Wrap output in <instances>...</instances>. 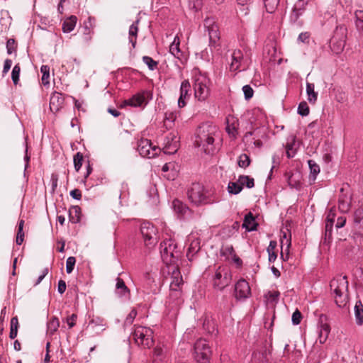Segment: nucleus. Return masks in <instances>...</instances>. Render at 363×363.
<instances>
[{"mask_svg":"<svg viewBox=\"0 0 363 363\" xmlns=\"http://www.w3.org/2000/svg\"><path fill=\"white\" fill-rule=\"evenodd\" d=\"M216 140H220V131L216 125L204 123L198 128L195 144L205 153L213 155L216 151L219 144L216 143Z\"/></svg>","mask_w":363,"mask_h":363,"instance_id":"nucleus-1","label":"nucleus"},{"mask_svg":"<svg viewBox=\"0 0 363 363\" xmlns=\"http://www.w3.org/2000/svg\"><path fill=\"white\" fill-rule=\"evenodd\" d=\"M331 291L334 294V299L337 306L344 308L348 303V281L347 277H338L331 280L330 284Z\"/></svg>","mask_w":363,"mask_h":363,"instance_id":"nucleus-2","label":"nucleus"},{"mask_svg":"<svg viewBox=\"0 0 363 363\" xmlns=\"http://www.w3.org/2000/svg\"><path fill=\"white\" fill-rule=\"evenodd\" d=\"M160 248L162 259L165 264H174L178 260L180 252L177 250V245L174 240H164L161 242Z\"/></svg>","mask_w":363,"mask_h":363,"instance_id":"nucleus-3","label":"nucleus"},{"mask_svg":"<svg viewBox=\"0 0 363 363\" xmlns=\"http://www.w3.org/2000/svg\"><path fill=\"white\" fill-rule=\"evenodd\" d=\"M152 330L150 328L135 325L131 336L138 346L150 348L153 344Z\"/></svg>","mask_w":363,"mask_h":363,"instance_id":"nucleus-4","label":"nucleus"},{"mask_svg":"<svg viewBox=\"0 0 363 363\" xmlns=\"http://www.w3.org/2000/svg\"><path fill=\"white\" fill-rule=\"evenodd\" d=\"M210 79L206 73L199 72L194 76V95L199 101H205L209 95Z\"/></svg>","mask_w":363,"mask_h":363,"instance_id":"nucleus-5","label":"nucleus"},{"mask_svg":"<svg viewBox=\"0 0 363 363\" xmlns=\"http://www.w3.org/2000/svg\"><path fill=\"white\" fill-rule=\"evenodd\" d=\"M211 350L206 340L199 339L194 344V357L198 363H208Z\"/></svg>","mask_w":363,"mask_h":363,"instance_id":"nucleus-6","label":"nucleus"},{"mask_svg":"<svg viewBox=\"0 0 363 363\" xmlns=\"http://www.w3.org/2000/svg\"><path fill=\"white\" fill-rule=\"evenodd\" d=\"M188 198L191 202L196 205L208 203L210 202L208 195L204 191L203 186L200 184H193L188 191Z\"/></svg>","mask_w":363,"mask_h":363,"instance_id":"nucleus-7","label":"nucleus"},{"mask_svg":"<svg viewBox=\"0 0 363 363\" xmlns=\"http://www.w3.org/2000/svg\"><path fill=\"white\" fill-rule=\"evenodd\" d=\"M137 149L142 157L147 158H153L158 155L161 151L158 146L153 145L152 142L146 138H141L138 142Z\"/></svg>","mask_w":363,"mask_h":363,"instance_id":"nucleus-8","label":"nucleus"},{"mask_svg":"<svg viewBox=\"0 0 363 363\" xmlns=\"http://www.w3.org/2000/svg\"><path fill=\"white\" fill-rule=\"evenodd\" d=\"M140 231L147 247H151L157 243V229L151 223L144 221L141 224Z\"/></svg>","mask_w":363,"mask_h":363,"instance_id":"nucleus-9","label":"nucleus"},{"mask_svg":"<svg viewBox=\"0 0 363 363\" xmlns=\"http://www.w3.org/2000/svg\"><path fill=\"white\" fill-rule=\"evenodd\" d=\"M232 280L230 272L225 269L219 268L215 273L213 279V288L219 291L223 290L226 286L230 285Z\"/></svg>","mask_w":363,"mask_h":363,"instance_id":"nucleus-10","label":"nucleus"},{"mask_svg":"<svg viewBox=\"0 0 363 363\" xmlns=\"http://www.w3.org/2000/svg\"><path fill=\"white\" fill-rule=\"evenodd\" d=\"M204 28L208 32L210 46L216 47L220 39L218 26L214 18L207 17L204 20Z\"/></svg>","mask_w":363,"mask_h":363,"instance_id":"nucleus-11","label":"nucleus"},{"mask_svg":"<svg viewBox=\"0 0 363 363\" xmlns=\"http://www.w3.org/2000/svg\"><path fill=\"white\" fill-rule=\"evenodd\" d=\"M249 66V61L245 58L240 50H235L231 54L230 69L231 71L245 70Z\"/></svg>","mask_w":363,"mask_h":363,"instance_id":"nucleus-12","label":"nucleus"},{"mask_svg":"<svg viewBox=\"0 0 363 363\" xmlns=\"http://www.w3.org/2000/svg\"><path fill=\"white\" fill-rule=\"evenodd\" d=\"M179 146L177 134L169 133L164 138L163 151L165 154L172 155L177 152Z\"/></svg>","mask_w":363,"mask_h":363,"instance_id":"nucleus-13","label":"nucleus"},{"mask_svg":"<svg viewBox=\"0 0 363 363\" xmlns=\"http://www.w3.org/2000/svg\"><path fill=\"white\" fill-rule=\"evenodd\" d=\"M170 283V297H179L181 295L180 286L183 284L182 277L177 268L173 269Z\"/></svg>","mask_w":363,"mask_h":363,"instance_id":"nucleus-14","label":"nucleus"},{"mask_svg":"<svg viewBox=\"0 0 363 363\" xmlns=\"http://www.w3.org/2000/svg\"><path fill=\"white\" fill-rule=\"evenodd\" d=\"M89 322L86 327L91 333L99 334L105 330L106 322L104 318L99 316H89Z\"/></svg>","mask_w":363,"mask_h":363,"instance_id":"nucleus-15","label":"nucleus"},{"mask_svg":"<svg viewBox=\"0 0 363 363\" xmlns=\"http://www.w3.org/2000/svg\"><path fill=\"white\" fill-rule=\"evenodd\" d=\"M250 294V288L248 282L245 279H240L235 286V296L237 299L247 298Z\"/></svg>","mask_w":363,"mask_h":363,"instance_id":"nucleus-16","label":"nucleus"},{"mask_svg":"<svg viewBox=\"0 0 363 363\" xmlns=\"http://www.w3.org/2000/svg\"><path fill=\"white\" fill-rule=\"evenodd\" d=\"M191 90V84L188 80H184L180 86V96L178 99V106L183 108L186 105L187 101L190 98L189 92Z\"/></svg>","mask_w":363,"mask_h":363,"instance_id":"nucleus-17","label":"nucleus"},{"mask_svg":"<svg viewBox=\"0 0 363 363\" xmlns=\"http://www.w3.org/2000/svg\"><path fill=\"white\" fill-rule=\"evenodd\" d=\"M188 241L190 242V244L187 250L186 257L189 261H192L194 256L200 250V240L191 235L188 238Z\"/></svg>","mask_w":363,"mask_h":363,"instance_id":"nucleus-18","label":"nucleus"},{"mask_svg":"<svg viewBox=\"0 0 363 363\" xmlns=\"http://www.w3.org/2000/svg\"><path fill=\"white\" fill-rule=\"evenodd\" d=\"M318 332L319 342L320 344L325 343L330 332V327L327 323L323 321L322 316L319 319Z\"/></svg>","mask_w":363,"mask_h":363,"instance_id":"nucleus-19","label":"nucleus"},{"mask_svg":"<svg viewBox=\"0 0 363 363\" xmlns=\"http://www.w3.org/2000/svg\"><path fill=\"white\" fill-rule=\"evenodd\" d=\"M147 104L144 94H137L132 98L125 100L121 104V107L130 106L133 107H140Z\"/></svg>","mask_w":363,"mask_h":363,"instance_id":"nucleus-20","label":"nucleus"},{"mask_svg":"<svg viewBox=\"0 0 363 363\" xmlns=\"http://www.w3.org/2000/svg\"><path fill=\"white\" fill-rule=\"evenodd\" d=\"M64 104V97L59 92H54L50 99V108L52 112L58 111Z\"/></svg>","mask_w":363,"mask_h":363,"instance_id":"nucleus-21","label":"nucleus"},{"mask_svg":"<svg viewBox=\"0 0 363 363\" xmlns=\"http://www.w3.org/2000/svg\"><path fill=\"white\" fill-rule=\"evenodd\" d=\"M115 292L120 298L127 299L130 297V290L125 284L124 281L119 277L116 279Z\"/></svg>","mask_w":363,"mask_h":363,"instance_id":"nucleus-22","label":"nucleus"},{"mask_svg":"<svg viewBox=\"0 0 363 363\" xmlns=\"http://www.w3.org/2000/svg\"><path fill=\"white\" fill-rule=\"evenodd\" d=\"M269 353L266 347H262L253 352L252 361L253 363H268Z\"/></svg>","mask_w":363,"mask_h":363,"instance_id":"nucleus-23","label":"nucleus"},{"mask_svg":"<svg viewBox=\"0 0 363 363\" xmlns=\"http://www.w3.org/2000/svg\"><path fill=\"white\" fill-rule=\"evenodd\" d=\"M172 207L174 211L178 215L179 217L182 218L185 216L189 211V208L186 204L183 203L179 199H174L172 201Z\"/></svg>","mask_w":363,"mask_h":363,"instance_id":"nucleus-24","label":"nucleus"},{"mask_svg":"<svg viewBox=\"0 0 363 363\" xmlns=\"http://www.w3.org/2000/svg\"><path fill=\"white\" fill-rule=\"evenodd\" d=\"M163 176L168 180H174L177 175L175 169V164L173 162L166 163L162 168Z\"/></svg>","mask_w":363,"mask_h":363,"instance_id":"nucleus-25","label":"nucleus"},{"mask_svg":"<svg viewBox=\"0 0 363 363\" xmlns=\"http://www.w3.org/2000/svg\"><path fill=\"white\" fill-rule=\"evenodd\" d=\"M257 223L255 216L251 212H249L245 216L242 223V228H245L247 231H253L257 229Z\"/></svg>","mask_w":363,"mask_h":363,"instance_id":"nucleus-26","label":"nucleus"},{"mask_svg":"<svg viewBox=\"0 0 363 363\" xmlns=\"http://www.w3.org/2000/svg\"><path fill=\"white\" fill-rule=\"evenodd\" d=\"M180 45V40L179 38L176 35L174 38L173 42L169 45V52L176 58L181 59L182 56V52L179 48Z\"/></svg>","mask_w":363,"mask_h":363,"instance_id":"nucleus-27","label":"nucleus"},{"mask_svg":"<svg viewBox=\"0 0 363 363\" xmlns=\"http://www.w3.org/2000/svg\"><path fill=\"white\" fill-rule=\"evenodd\" d=\"M355 323L357 325H363V304L360 301L356 302L354 306Z\"/></svg>","mask_w":363,"mask_h":363,"instance_id":"nucleus-28","label":"nucleus"},{"mask_svg":"<svg viewBox=\"0 0 363 363\" xmlns=\"http://www.w3.org/2000/svg\"><path fill=\"white\" fill-rule=\"evenodd\" d=\"M238 121L233 117L227 118V125L225 129L229 135L233 137L236 136L238 133Z\"/></svg>","mask_w":363,"mask_h":363,"instance_id":"nucleus-29","label":"nucleus"},{"mask_svg":"<svg viewBox=\"0 0 363 363\" xmlns=\"http://www.w3.org/2000/svg\"><path fill=\"white\" fill-rule=\"evenodd\" d=\"M350 208V198L347 195H340L338 201V208L342 213H347Z\"/></svg>","mask_w":363,"mask_h":363,"instance_id":"nucleus-30","label":"nucleus"},{"mask_svg":"<svg viewBox=\"0 0 363 363\" xmlns=\"http://www.w3.org/2000/svg\"><path fill=\"white\" fill-rule=\"evenodd\" d=\"M77 18L75 16H71L67 18L62 24V30L64 33H70L72 31L77 23Z\"/></svg>","mask_w":363,"mask_h":363,"instance_id":"nucleus-31","label":"nucleus"},{"mask_svg":"<svg viewBox=\"0 0 363 363\" xmlns=\"http://www.w3.org/2000/svg\"><path fill=\"white\" fill-rule=\"evenodd\" d=\"M203 328L209 334L216 335L218 333L215 322L208 317L203 319Z\"/></svg>","mask_w":363,"mask_h":363,"instance_id":"nucleus-32","label":"nucleus"},{"mask_svg":"<svg viewBox=\"0 0 363 363\" xmlns=\"http://www.w3.org/2000/svg\"><path fill=\"white\" fill-rule=\"evenodd\" d=\"M138 23L139 20H137L129 28V41L132 44L133 48L135 47L136 44V38L138 31Z\"/></svg>","mask_w":363,"mask_h":363,"instance_id":"nucleus-33","label":"nucleus"},{"mask_svg":"<svg viewBox=\"0 0 363 363\" xmlns=\"http://www.w3.org/2000/svg\"><path fill=\"white\" fill-rule=\"evenodd\" d=\"M315 86L313 83H306V94L308 100L311 104H315L318 99V93L315 91Z\"/></svg>","mask_w":363,"mask_h":363,"instance_id":"nucleus-34","label":"nucleus"},{"mask_svg":"<svg viewBox=\"0 0 363 363\" xmlns=\"http://www.w3.org/2000/svg\"><path fill=\"white\" fill-rule=\"evenodd\" d=\"M59 326L60 321L58 318L56 317L51 318L47 323V334L53 335L58 330Z\"/></svg>","mask_w":363,"mask_h":363,"instance_id":"nucleus-35","label":"nucleus"},{"mask_svg":"<svg viewBox=\"0 0 363 363\" xmlns=\"http://www.w3.org/2000/svg\"><path fill=\"white\" fill-rule=\"evenodd\" d=\"M81 208L78 206H72L69 211V220L72 223L80 221Z\"/></svg>","mask_w":363,"mask_h":363,"instance_id":"nucleus-36","label":"nucleus"},{"mask_svg":"<svg viewBox=\"0 0 363 363\" xmlns=\"http://www.w3.org/2000/svg\"><path fill=\"white\" fill-rule=\"evenodd\" d=\"M355 25L359 34L363 36V11L357 10L355 11Z\"/></svg>","mask_w":363,"mask_h":363,"instance_id":"nucleus-37","label":"nucleus"},{"mask_svg":"<svg viewBox=\"0 0 363 363\" xmlns=\"http://www.w3.org/2000/svg\"><path fill=\"white\" fill-rule=\"evenodd\" d=\"M280 293L278 291H268L264 295L267 304H274L277 303Z\"/></svg>","mask_w":363,"mask_h":363,"instance_id":"nucleus-38","label":"nucleus"},{"mask_svg":"<svg viewBox=\"0 0 363 363\" xmlns=\"http://www.w3.org/2000/svg\"><path fill=\"white\" fill-rule=\"evenodd\" d=\"M276 247H277V242L275 240H271L269 242V245L267 249V251L268 255H269V262H274L277 257V255L274 251Z\"/></svg>","mask_w":363,"mask_h":363,"instance_id":"nucleus-39","label":"nucleus"},{"mask_svg":"<svg viewBox=\"0 0 363 363\" xmlns=\"http://www.w3.org/2000/svg\"><path fill=\"white\" fill-rule=\"evenodd\" d=\"M238 182L240 184L242 188L243 186H245L247 188L250 189L252 188L255 185L254 179L245 175L240 176L238 178Z\"/></svg>","mask_w":363,"mask_h":363,"instance_id":"nucleus-40","label":"nucleus"},{"mask_svg":"<svg viewBox=\"0 0 363 363\" xmlns=\"http://www.w3.org/2000/svg\"><path fill=\"white\" fill-rule=\"evenodd\" d=\"M279 1L280 0H263L267 11L269 13H274L279 4Z\"/></svg>","mask_w":363,"mask_h":363,"instance_id":"nucleus-41","label":"nucleus"},{"mask_svg":"<svg viewBox=\"0 0 363 363\" xmlns=\"http://www.w3.org/2000/svg\"><path fill=\"white\" fill-rule=\"evenodd\" d=\"M23 226L24 220H20L18 224V232L16 240V242L18 245H21L24 240Z\"/></svg>","mask_w":363,"mask_h":363,"instance_id":"nucleus-42","label":"nucleus"},{"mask_svg":"<svg viewBox=\"0 0 363 363\" xmlns=\"http://www.w3.org/2000/svg\"><path fill=\"white\" fill-rule=\"evenodd\" d=\"M242 189V186L238 182H230L228 185V190L230 194H238Z\"/></svg>","mask_w":363,"mask_h":363,"instance_id":"nucleus-43","label":"nucleus"},{"mask_svg":"<svg viewBox=\"0 0 363 363\" xmlns=\"http://www.w3.org/2000/svg\"><path fill=\"white\" fill-rule=\"evenodd\" d=\"M18 327V318L17 317L12 318L11 320V328H10V334H9V337L11 339H14L17 336Z\"/></svg>","mask_w":363,"mask_h":363,"instance_id":"nucleus-44","label":"nucleus"},{"mask_svg":"<svg viewBox=\"0 0 363 363\" xmlns=\"http://www.w3.org/2000/svg\"><path fill=\"white\" fill-rule=\"evenodd\" d=\"M40 72L42 73V83L44 85L49 84L50 83V67L48 65H43L40 67Z\"/></svg>","mask_w":363,"mask_h":363,"instance_id":"nucleus-45","label":"nucleus"},{"mask_svg":"<svg viewBox=\"0 0 363 363\" xmlns=\"http://www.w3.org/2000/svg\"><path fill=\"white\" fill-rule=\"evenodd\" d=\"M20 72H21V67H20V65L18 63L13 67L12 72H11V79L15 85H17L18 84Z\"/></svg>","mask_w":363,"mask_h":363,"instance_id":"nucleus-46","label":"nucleus"},{"mask_svg":"<svg viewBox=\"0 0 363 363\" xmlns=\"http://www.w3.org/2000/svg\"><path fill=\"white\" fill-rule=\"evenodd\" d=\"M308 163L310 168L311 174L313 177V179H315L316 176L320 172V167L313 160H308Z\"/></svg>","mask_w":363,"mask_h":363,"instance_id":"nucleus-47","label":"nucleus"},{"mask_svg":"<svg viewBox=\"0 0 363 363\" xmlns=\"http://www.w3.org/2000/svg\"><path fill=\"white\" fill-rule=\"evenodd\" d=\"M238 4L241 6L240 11L246 16L248 13V6L252 2V0H237Z\"/></svg>","mask_w":363,"mask_h":363,"instance_id":"nucleus-48","label":"nucleus"},{"mask_svg":"<svg viewBox=\"0 0 363 363\" xmlns=\"http://www.w3.org/2000/svg\"><path fill=\"white\" fill-rule=\"evenodd\" d=\"M238 165L240 167L246 168L250 164V157L246 154H242L238 158Z\"/></svg>","mask_w":363,"mask_h":363,"instance_id":"nucleus-49","label":"nucleus"},{"mask_svg":"<svg viewBox=\"0 0 363 363\" xmlns=\"http://www.w3.org/2000/svg\"><path fill=\"white\" fill-rule=\"evenodd\" d=\"M143 61L150 70H154L155 69H156L157 62L154 60L152 57L149 56H144L143 57Z\"/></svg>","mask_w":363,"mask_h":363,"instance_id":"nucleus-50","label":"nucleus"},{"mask_svg":"<svg viewBox=\"0 0 363 363\" xmlns=\"http://www.w3.org/2000/svg\"><path fill=\"white\" fill-rule=\"evenodd\" d=\"M298 113L302 116H306L309 113V107L306 101H302L298 107Z\"/></svg>","mask_w":363,"mask_h":363,"instance_id":"nucleus-51","label":"nucleus"},{"mask_svg":"<svg viewBox=\"0 0 363 363\" xmlns=\"http://www.w3.org/2000/svg\"><path fill=\"white\" fill-rule=\"evenodd\" d=\"M82 161H83V155L80 152H77L74 156V169L77 172H78L82 165Z\"/></svg>","mask_w":363,"mask_h":363,"instance_id":"nucleus-52","label":"nucleus"},{"mask_svg":"<svg viewBox=\"0 0 363 363\" xmlns=\"http://www.w3.org/2000/svg\"><path fill=\"white\" fill-rule=\"evenodd\" d=\"M137 314V311L135 308H133L124 321V326L130 325L133 323Z\"/></svg>","mask_w":363,"mask_h":363,"instance_id":"nucleus-53","label":"nucleus"},{"mask_svg":"<svg viewBox=\"0 0 363 363\" xmlns=\"http://www.w3.org/2000/svg\"><path fill=\"white\" fill-rule=\"evenodd\" d=\"M76 263V259L74 257H69L66 261V272L67 274L72 272L74 265Z\"/></svg>","mask_w":363,"mask_h":363,"instance_id":"nucleus-54","label":"nucleus"},{"mask_svg":"<svg viewBox=\"0 0 363 363\" xmlns=\"http://www.w3.org/2000/svg\"><path fill=\"white\" fill-rule=\"evenodd\" d=\"M203 4V0H189V6L190 9L195 11L199 10Z\"/></svg>","mask_w":363,"mask_h":363,"instance_id":"nucleus-55","label":"nucleus"},{"mask_svg":"<svg viewBox=\"0 0 363 363\" xmlns=\"http://www.w3.org/2000/svg\"><path fill=\"white\" fill-rule=\"evenodd\" d=\"M302 319V315L301 312L296 309L292 314L291 321L294 325H298Z\"/></svg>","mask_w":363,"mask_h":363,"instance_id":"nucleus-56","label":"nucleus"},{"mask_svg":"<svg viewBox=\"0 0 363 363\" xmlns=\"http://www.w3.org/2000/svg\"><path fill=\"white\" fill-rule=\"evenodd\" d=\"M242 91L246 100H249L252 97L254 91L250 85L243 86Z\"/></svg>","mask_w":363,"mask_h":363,"instance_id":"nucleus-57","label":"nucleus"},{"mask_svg":"<svg viewBox=\"0 0 363 363\" xmlns=\"http://www.w3.org/2000/svg\"><path fill=\"white\" fill-rule=\"evenodd\" d=\"M177 118V113L176 112H166L165 118H164V124L168 125L167 122L170 123H173Z\"/></svg>","mask_w":363,"mask_h":363,"instance_id":"nucleus-58","label":"nucleus"},{"mask_svg":"<svg viewBox=\"0 0 363 363\" xmlns=\"http://www.w3.org/2000/svg\"><path fill=\"white\" fill-rule=\"evenodd\" d=\"M15 40L13 39H9L6 42V50L9 55L16 52Z\"/></svg>","mask_w":363,"mask_h":363,"instance_id":"nucleus-59","label":"nucleus"},{"mask_svg":"<svg viewBox=\"0 0 363 363\" xmlns=\"http://www.w3.org/2000/svg\"><path fill=\"white\" fill-rule=\"evenodd\" d=\"M354 219L355 223L363 222V208H359L355 211Z\"/></svg>","mask_w":363,"mask_h":363,"instance_id":"nucleus-60","label":"nucleus"},{"mask_svg":"<svg viewBox=\"0 0 363 363\" xmlns=\"http://www.w3.org/2000/svg\"><path fill=\"white\" fill-rule=\"evenodd\" d=\"M77 318V315L74 313L72 314L66 318V323H67L69 328H72L75 325Z\"/></svg>","mask_w":363,"mask_h":363,"instance_id":"nucleus-61","label":"nucleus"},{"mask_svg":"<svg viewBox=\"0 0 363 363\" xmlns=\"http://www.w3.org/2000/svg\"><path fill=\"white\" fill-rule=\"evenodd\" d=\"M165 352L166 350H164L162 347L160 346H157L154 349V355L160 359H162L164 357Z\"/></svg>","mask_w":363,"mask_h":363,"instance_id":"nucleus-62","label":"nucleus"},{"mask_svg":"<svg viewBox=\"0 0 363 363\" xmlns=\"http://www.w3.org/2000/svg\"><path fill=\"white\" fill-rule=\"evenodd\" d=\"M335 210L331 208L328 215H327V217H326V220L325 221L327 222H330L331 223H334L335 222Z\"/></svg>","mask_w":363,"mask_h":363,"instance_id":"nucleus-63","label":"nucleus"},{"mask_svg":"<svg viewBox=\"0 0 363 363\" xmlns=\"http://www.w3.org/2000/svg\"><path fill=\"white\" fill-rule=\"evenodd\" d=\"M70 196L76 200H80L82 198V193L80 190L74 189L70 191Z\"/></svg>","mask_w":363,"mask_h":363,"instance_id":"nucleus-64","label":"nucleus"}]
</instances>
